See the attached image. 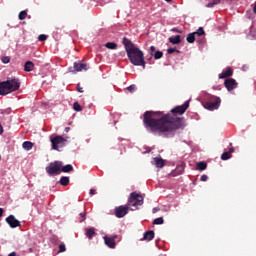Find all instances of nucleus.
<instances>
[{
  "label": "nucleus",
  "mask_w": 256,
  "mask_h": 256,
  "mask_svg": "<svg viewBox=\"0 0 256 256\" xmlns=\"http://www.w3.org/2000/svg\"><path fill=\"white\" fill-rule=\"evenodd\" d=\"M189 108V101L182 106H176L170 113L162 115L161 111H147L144 113V127L148 132L154 134L173 133L184 127V118L176 115H183Z\"/></svg>",
  "instance_id": "f257e3e1"
},
{
  "label": "nucleus",
  "mask_w": 256,
  "mask_h": 256,
  "mask_svg": "<svg viewBox=\"0 0 256 256\" xmlns=\"http://www.w3.org/2000/svg\"><path fill=\"white\" fill-rule=\"evenodd\" d=\"M123 47H125L126 57L130 60V63L137 67L145 69L144 52L133 44L127 37H123Z\"/></svg>",
  "instance_id": "f03ea898"
},
{
  "label": "nucleus",
  "mask_w": 256,
  "mask_h": 256,
  "mask_svg": "<svg viewBox=\"0 0 256 256\" xmlns=\"http://www.w3.org/2000/svg\"><path fill=\"white\" fill-rule=\"evenodd\" d=\"M21 82L18 78H10L4 82H0V95L6 96L20 89Z\"/></svg>",
  "instance_id": "7ed1b4c3"
},
{
  "label": "nucleus",
  "mask_w": 256,
  "mask_h": 256,
  "mask_svg": "<svg viewBox=\"0 0 256 256\" xmlns=\"http://www.w3.org/2000/svg\"><path fill=\"white\" fill-rule=\"evenodd\" d=\"M143 204L144 197L139 193L133 192L130 194V198H128V204L126 206L138 209V206H141Z\"/></svg>",
  "instance_id": "20e7f679"
},
{
  "label": "nucleus",
  "mask_w": 256,
  "mask_h": 256,
  "mask_svg": "<svg viewBox=\"0 0 256 256\" xmlns=\"http://www.w3.org/2000/svg\"><path fill=\"white\" fill-rule=\"evenodd\" d=\"M62 165L63 162L62 161H55L52 162L51 164H49V166L46 167V173L49 176H57L60 175V173L62 172Z\"/></svg>",
  "instance_id": "39448f33"
},
{
  "label": "nucleus",
  "mask_w": 256,
  "mask_h": 256,
  "mask_svg": "<svg viewBox=\"0 0 256 256\" xmlns=\"http://www.w3.org/2000/svg\"><path fill=\"white\" fill-rule=\"evenodd\" d=\"M221 99L217 96L210 97V101L204 103V108L209 111H215L220 107Z\"/></svg>",
  "instance_id": "423d86ee"
},
{
  "label": "nucleus",
  "mask_w": 256,
  "mask_h": 256,
  "mask_svg": "<svg viewBox=\"0 0 256 256\" xmlns=\"http://www.w3.org/2000/svg\"><path fill=\"white\" fill-rule=\"evenodd\" d=\"M66 139L67 138H64L63 136H55L54 138H51L52 149L59 151V147L65 145Z\"/></svg>",
  "instance_id": "0eeeda50"
},
{
  "label": "nucleus",
  "mask_w": 256,
  "mask_h": 256,
  "mask_svg": "<svg viewBox=\"0 0 256 256\" xmlns=\"http://www.w3.org/2000/svg\"><path fill=\"white\" fill-rule=\"evenodd\" d=\"M224 87H226L227 91L231 92L237 89L238 83L234 78H227L224 80Z\"/></svg>",
  "instance_id": "6e6552de"
},
{
  "label": "nucleus",
  "mask_w": 256,
  "mask_h": 256,
  "mask_svg": "<svg viewBox=\"0 0 256 256\" xmlns=\"http://www.w3.org/2000/svg\"><path fill=\"white\" fill-rule=\"evenodd\" d=\"M128 210H130V206H119L114 209V213L117 218H124L127 215Z\"/></svg>",
  "instance_id": "1a4fd4ad"
},
{
  "label": "nucleus",
  "mask_w": 256,
  "mask_h": 256,
  "mask_svg": "<svg viewBox=\"0 0 256 256\" xmlns=\"http://www.w3.org/2000/svg\"><path fill=\"white\" fill-rule=\"evenodd\" d=\"M6 223L9 224L10 228L15 229L21 226V223L14 215H10L6 218Z\"/></svg>",
  "instance_id": "9d476101"
},
{
  "label": "nucleus",
  "mask_w": 256,
  "mask_h": 256,
  "mask_svg": "<svg viewBox=\"0 0 256 256\" xmlns=\"http://www.w3.org/2000/svg\"><path fill=\"white\" fill-rule=\"evenodd\" d=\"M88 64H83L81 62H74V70L75 72L88 71Z\"/></svg>",
  "instance_id": "9b49d317"
},
{
  "label": "nucleus",
  "mask_w": 256,
  "mask_h": 256,
  "mask_svg": "<svg viewBox=\"0 0 256 256\" xmlns=\"http://www.w3.org/2000/svg\"><path fill=\"white\" fill-rule=\"evenodd\" d=\"M233 74L234 72L232 71L231 67H227L226 69L223 70V72H221V74L218 75V78L226 79V78L232 77Z\"/></svg>",
  "instance_id": "f8f14e48"
},
{
  "label": "nucleus",
  "mask_w": 256,
  "mask_h": 256,
  "mask_svg": "<svg viewBox=\"0 0 256 256\" xmlns=\"http://www.w3.org/2000/svg\"><path fill=\"white\" fill-rule=\"evenodd\" d=\"M155 238V232L154 231H147L144 233V237L140 239V241L150 242Z\"/></svg>",
  "instance_id": "ddd939ff"
},
{
  "label": "nucleus",
  "mask_w": 256,
  "mask_h": 256,
  "mask_svg": "<svg viewBox=\"0 0 256 256\" xmlns=\"http://www.w3.org/2000/svg\"><path fill=\"white\" fill-rule=\"evenodd\" d=\"M103 240L105 241V245L110 248V249H115L116 248V242L108 236H104Z\"/></svg>",
  "instance_id": "4468645a"
},
{
  "label": "nucleus",
  "mask_w": 256,
  "mask_h": 256,
  "mask_svg": "<svg viewBox=\"0 0 256 256\" xmlns=\"http://www.w3.org/2000/svg\"><path fill=\"white\" fill-rule=\"evenodd\" d=\"M85 235H86V238H88V240H93V237L96 235V228L94 227L86 228Z\"/></svg>",
  "instance_id": "2eb2a0df"
},
{
  "label": "nucleus",
  "mask_w": 256,
  "mask_h": 256,
  "mask_svg": "<svg viewBox=\"0 0 256 256\" xmlns=\"http://www.w3.org/2000/svg\"><path fill=\"white\" fill-rule=\"evenodd\" d=\"M168 42L172 43L173 45L181 44V36L175 35L170 38H168Z\"/></svg>",
  "instance_id": "dca6fc26"
},
{
  "label": "nucleus",
  "mask_w": 256,
  "mask_h": 256,
  "mask_svg": "<svg viewBox=\"0 0 256 256\" xmlns=\"http://www.w3.org/2000/svg\"><path fill=\"white\" fill-rule=\"evenodd\" d=\"M153 162H154V165L159 169H161L165 165L164 160L159 157L153 158Z\"/></svg>",
  "instance_id": "f3484780"
},
{
  "label": "nucleus",
  "mask_w": 256,
  "mask_h": 256,
  "mask_svg": "<svg viewBox=\"0 0 256 256\" xmlns=\"http://www.w3.org/2000/svg\"><path fill=\"white\" fill-rule=\"evenodd\" d=\"M74 171V167L72 164H67L65 166H63V164H61V172L63 173H71Z\"/></svg>",
  "instance_id": "a211bd4d"
},
{
  "label": "nucleus",
  "mask_w": 256,
  "mask_h": 256,
  "mask_svg": "<svg viewBox=\"0 0 256 256\" xmlns=\"http://www.w3.org/2000/svg\"><path fill=\"white\" fill-rule=\"evenodd\" d=\"M34 70V63L31 61H27L26 64H24V71L27 73L31 72Z\"/></svg>",
  "instance_id": "6ab92c4d"
},
{
  "label": "nucleus",
  "mask_w": 256,
  "mask_h": 256,
  "mask_svg": "<svg viewBox=\"0 0 256 256\" xmlns=\"http://www.w3.org/2000/svg\"><path fill=\"white\" fill-rule=\"evenodd\" d=\"M33 147H34V143L32 142L30 141L23 142V149L25 151H31Z\"/></svg>",
  "instance_id": "aec40b11"
},
{
  "label": "nucleus",
  "mask_w": 256,
  "mask_h": 256,
  "mask_svg": "<svg viewBox=\"0 0 256 256\" xmlns=\"http://www.w3.org/2000/svg\"><path fill=\"white\" fill-rule=\"evenodd\" d=\"M195 37H196L195 33H188L186 37L187 43L193 44L195 42Z\"/></svg>",
  "instance_id": "412c9836"
},
{
  "label": "nucleus",
  "mask_w": 256,
  "mask_h": 256,
  "mask_svg": "<svg viewBox=\"0 0 256 256\" xmlns=\"http://www.w3.org/2000/svg\"><path fill=\"white\" fill-rule=\"evenodd\" d=\"M59 183L63 187L68 186V184H69V177L68 176H61Z\"/></svg>",
  "instance_id": "4be33fe9"
},
{
  "label": "nucleus",
  "mask_w": 256,
  "mask_h": 256,
  "mask_svg": "<svg viewBox=\"0 0 256 256\" xmlns=\"http://www.w3.org/2000/svg\"><path fill=\"white\" fill-rule=\"evenodd\" d=\"M247 38L250 40H255L256 39V29L254 27H251V31L249 34H247Z\"/></svg>",
  "instance_id": "5701e85b"
},
{
  "label": "nucleus",
  "mask_w": 256,
  "mask_h": 256,
  "mask_svg": "<svg viewBox=\"0 0 256 256\" xmlns=\"http://www.w3.org/2000/svg\"><path fill=\"white\" fill-rule=\"evenodd\" d=\"M196 169L198 171H204L207 169V164L205 162H198V164H196Z\"/></svg>",
  "instance_id": "b1692460"
},
{
  "label": "nucleus",
  "mask_w": 256,
  "mask_h": 256,
  "mask_svg": "<svg viewBox=\"0 0 256 256\" xmlns=\"http://www.w3.org/2000/svg\"><path fill=\"white\" fill-rule=\"evenodd\" d=\"M106 49L110 50H116L117 49V44L114 42H108L105 44Z\"/></svg>",
  "instance_id": "393cba45"
},
{
  "label": "nucleus",
  "mask_w": 256,
  "mask_h": 256,
  "mask_svg": "<svg viewBox=\"0 0 256 256\" xmlns=\"http://www.w3.org/2000/svg\"><path fill=\"white\" fill-rule=\"evenodd\" d=\"M191 34H195V36L201 37V36H203L205 34V32H204L203 27H199L198 30H196V32L191 33Z\"/></svg>",
  "instance_id": "a878e982"
},
{
  "label": "nucleus",
  "mask_w": 256,
  "mask_h": 256,
  "mask_svg": "<svg viewBox=\"0 0 256 256\" xmlns=\"http://www.w3.org/2000/svg\"><path fill=\"white\" fill-rule=\"evenodd\" d=\"M164 224V218L159 217L153 220V225H162Z\"/></svg>",
  "instance_id": "bb28decb"
},
{
  "label": "nucleus",
  "mask_w": 256,
  "mask_h": 256,
  "mask_svg": "<svg viewBox=\"0 0 256 256\" xmlns=\"http://www.w3.org/2000/svg\"><path fill=\"white\" fill-rule=\"evenodd\" d=\"M27 18V11H21L20 14H18V19H20L21 21L25 20Z\"/></svg>",
  "instance_id": "cd10ccee"
},
{
  "label": "nucleus",
  "mask_w": 256,
  "mask_h": 256,
  "mask_svg": "<svg viewBox=\"0 0 256 256\" xmlns=\"http://www.w3.org/2000/svg\"><path fill=\"white\" fill-rule=\"evenodd\" d=\"M151 55H153L154 60H159L162 58L163 53L161 51H156V52H154V54H151Z\"/></svg>",
  "instance_id": "c85d7f7f"
},
{
  "label": "nucleus",
  "mask_w": 256,
  "mask_h": 256,
  "mask_svg": "<svg viewBox=\"0 0 256 256\" xmlns=\"http://www.w3.org/2000/svg\"><path fill=\"white\" fill-rule=\"evenodd\" d=\"M231 153H223V154H221V160H223V161H226V160H229V159H231Z\"/></svg>",
  "instance_id": "c756f323"
},
{
  "label": "nucleus",
  "mask_w": 256,
  "mask_h": 256,
  "mask_svg": "<svg viewBox=\"0 0 256 256\" xmlns=\"http://www.w3.org/2000/svg\"><path fill=\"white\" fill-rule=\"evenodd\" d=\"M73 109L74 111L80 112L82 111V106H80L79 102H74Z\"/></svg>",
  "instance_id": "7c9ffc66"
},
{
  "label": "nucleus",
  "mask_w": 256,
  "mask_h": 256,
  "mask_svg": "<svg viewBox=\"0 0 256 256\" xmlns=\"http://www.w3.org/2000/svg\"><path fill=\"white\" fill-rule=\"evenodd\" d=\"M126 91H128V92H130V93H135V91H136V85L133 84V85H131V86L126 87Z\"/></svg>",
  "instance_id": "2f4dec72"
},
{
  "label": "nucleus",
  "mask_w": 256,
  "mask_h": 256,
  "mask_svg": "<svg viewBox=\"0 0 256 256\" xmlns=\"http://www.w3.org/2000/svg\"><path fill=\"white\" fill-rule=\"evenodd\" d=\"M65 251H66L65 244H60V246H58V253H65Z\"/></svg>",
  "instance_id": "473e14b6"
},
{
  "label": "nucleus",
  "mask_w": 256,
  "mask_h": 256,
  "mask_svg": "<svg viewBox=\"0 0 256 256\" xmlns=\"http://www.w3.org/2000/svg\"><path fill=\"white\" fill-rule=\"evenodd\" d=\"M48 39V37L45 34H40V36H38V41L40 42H45Z\"/></svg>",
  "instance_id": "72a5a7b5"
},
{
  "label": "nucleus",
  "mask_w": 256,
  "mask_h": 256,
  "mask_svg": "<svg viewBox=\"0 0 256 256\" xmlns=\"http://www.w3.org/2000/svg\"><path fill=\"white\" fill-rule=\"evenodd\" d=\"M167 53L168 55H172L173 53H179V51L176 48H168Z\"/></svg>",
  "instance_id": "f704fd0d"
},
{
  "label": "nucleus",
  "mask_w": 256,
  "mask_h": 256,
  "mask_svg": "<svg viewBox=\"0 0 256 256\" xmlns=\"http://www.w3.org/2000/svg\"><path fill=\"white\" fill-rule=\"evenodd\" d=\"M218 3H220V2H217V1L209 2V3L206 4V7L207 8H213L214 5H217Z\"/></svg>",
  "instance_id": "c9c22d12"
},
{
  "label": "nucleus",
  "mask_w": 256,
  "mask_h": 256,
  "mask_svg": "<svg viewBox=\"0 0 256 256\" xmlns=\"http://www.w3.org/2000/svg\"><path fill=\"white\" fill-rule=\"evenodd\" d=\"M78 215L82 218V220H80V223H82L83 221L86 220V214H85V212L79 213Z\"/></svg>",
  "instance_id": "e433bc0d"
},
{
  "label": "nucleus",
  "mask_w": 256,
  "mask_h": 256,
  "mask_svg": "<svg viewBox=\"0 0 256 256\" xmlns=\"http://www.w3.org/2000/svg\"><path fill=\"white\" fill-rule=\"evenodd\" d=\"M10 61H11V59L9 57L2 58V63H4V64H8Z\"/></svg>",
  "instance_id": "4c0bfd02"
},
{
  "label": "nucleus",
  "mask_w": 256,
  "mask_h": 256,
  "mask_svg": "<svg viewBox=\"0 0 256 256\" xmlns=\"http://www.w3.org/2000/svg\"><path fill=\"white\" fill-rule=\"evenodd\" d=\"M208 179L207 175L206 174H203L200 178L201 182H206Z\"/></svg>",
  "instance_id": "58836bf2"
},
{
  "label": "nucleus",
  "mask_w": 256,
  "mask_h": 256,
  "mask_svg": "<svg viewBox=\"0 0 256 256\" xmlns=\"http://www.w3.org/2000/svg\"><path fill=\"white\" fill-rule=\"evenodd\" d=\"M156 52V47L155 46H151L150 47V53H151V55H153V53H155Z\"/></svg>",
  "instance_id": "ea45409f"
},
{
  "label": "nucleus",
  "mask_w": 256,
  "mask_h": 256,
  "mask_svg": "<svg viewBox=\"0 0 256 256\" xmlns=\"http://www.w3.org/2000/svg\"><path fill=\"white\" fill-rule=\"evenodd\" d=\"M77 91L78 93H83V88L80 87V84H77Z\"/></svg>",
  "instance_id": "a19ab883"
},
{
  "label": "nucleus",
  "mask_w": 256,
  "mask_h": 256,
  "mask_svg": "<svg viewBox=\"0 0 256 256\" xmlns=\"http://www.w3.org/2000/svg\"><path fill=\"white\" fill-rule=\"evenodd\" d=\"M235 152V149H234V147H231L230 149H229V151H227V152H224V153H229V154H232V153H234Z\"/></svg>",
  "instance_id": "79ce46f5"
},
{
  "label": "nucleus",
  "mask_w": 256,
  "mask_h": 256,
  "mask_svg": "<svg viewBox=\"0 0 256 256\" xmlns=\"http://www.w3.org/2000/svg\"><path fill=\"white\" fill-rule=\"evenodd\" d=\"M89 195H96V190L95 189L89 190Z\"/></svg>",
  "instance_id": "37998d69"
},
{
  "label": "nucleus",
  "mask_w": 256,
  "mask_h": 256,
  "mask_svg": "<svg viewBox=\"0 0 256 256\" xmlns=\"http://www.w3.org/2000/svg\"><path fill=\"white\" fill-rule=\"evenodd\" d=\"M172 32L181 34V31H179L178 28H173Z\"/></svg>",
  "instance_id": "c03bdc74"
},
{
  "label": "nucleus",
  "mask_w": 256,
  "mask_h": 256,
  "mask_svg": "<svg viewBox=\"0 0 256 256\" xmlns=\"http://www.w3.org/2000/svg\"><path fill=\"white\" fill-rule=\"evenodd\" d=\"M158 211H159V208H158V207H154V208H153V214L158 213Z\"/></svg>",
  "instance_id": "a18cd8bd"
},
{
  "label": "nucleus",
  "mask_w": 256,
  "mask_h": 256,
  "mask_svg": "<svg viewBox=\"0 0 256 256\" xmlns=\"http://www.w3.org/2000/svg\"><path fill=\"white\" fill-rule=\"evenodd\" d=\"M252 9H253V11H254V14L256 15V2H255L254 5H252Z\"/></svg>",
  "instance_id": "49530a36"
},
{
  "label": "nucleus",
  "mask_w": 256,
  "mask_h": 256,
  "mask_svg": "<svg viewBox=\"0 0 256 256\" xmlns=\"http://www.w3.org/2000/svg\"><path fill=\"white\" fill-rule=\"evenodd\" d=\"M110 239H112L113 241H115V240L117 239V234H114L113 236H111Z\"/></svg>",
  "instance_id": "de8ad7c7"
},
{
  "label": "nucleus",
  "mask_w": 256,
  "mask_h": 256,
  "mask_svg": "<svg viewBox=\"0 0 256 256\" xmlns=\"http://www.w3.org/2000/svg\"><path fill=\"white\" fill-rule=\"evenodd\" d=\"M69 130H71V128H69V127H65V128H64V132H66V133H68Z\"/></svg>",
  "instance_id": "09e8293b"
},
{
  "label": "nucleus",
  "mask_w": 256,
  "mask_h": 256,
  "mask_svg": "<svg viewBox=\"0 0 256 256\" xmlns=\"http://www.w3.org/2000/svg\"><path fill=\"white\" fill-rule=\"evenodd\" d=\"M3 212H4L3 208H0V218L3 217Z\"/></svg>",
  "instance_id": "8fccbe9b"
},
{
  "label": "nucleus",
  "mask_w": 256,
  "mask_h": 256,
  "mask_svg": "<svg viewBox=\"0 0 256 256\" xmlns=\"http://www.w3.org/2000/svg\"><path fill=\"white\" fill-rule=\"evenodd\" d=\"M8 256H17L16 252H10V254Z\"/></svg>",
  "instance_id": "3c124183"
},
{
  "label": "nucleus",
  "mask_w": 256,
  "mask_h": 256,
  "mask_svg": "<svg viewBox=\"0 0 256 256\" xmlns=\"http://www.w3.org/2000/svg\"><path fill=\"white\" fill-rule=\"evenodd\" d=\"M0 135H3V126L0 124Z\"/></svg>",
  "instance_id": "603ef678"
},
{
  "label": "nucleus",
  "mask_w": 256,
  "mask_h": 256,
  "mask_svg": "<svg viewBox=\"0 0 256 256\" xmlns=\"http://www.w3.org/2000/svg\"><path fill=\"white\" fill-rule=\"evenodd\" d=\"M29 252H30V253H34V249L29 248Z\"/></svg>",
  "instance_id": "864d4df0"
},
{
  "label": "nucleus",
  "mask_w": 256,
  "mask_h": 256,
  "mask_svg": "<svg viewBox=\"0 0 256 256\" xmlns=\"http://www.w3.org/2000/svg\"><path fill=\"white\" fill-rule=\"evenodd\" d=\"M243 68H244V71H246V69H248V67H247V66H244Z\"/></svg>",
  "instance_id": "5fc2aeb1"
},
{
  "label": "nucleus",
  "mask_w": 256,
  "mask_h": 256,
  "mask_svg": "<svg viewBox=\"0 0 256 256\" xmlns=\"http://www.w3.org/2000/svg\"><path fill=\"white\" fill-rule=\"evenodd\" d=\"M247 18L251 19V16H247Z\"/></svg>",
  "instance_id": "6e6d98bb"
},
{
  "label": "nucleus",
  "mask_w": 256,
  "mask_h": 256,
  "mask_svg": "<svg viewBox=\"0 0 256 256\" xmlns=\"http://www.w3.org/2000/svg\"><path fill=\"white\" fill-rule=\"evenodd\" d=\"M165 1H172V0H165Z\"/></svg>",
  "instance_id": "4d7b16f0"
}]
</instances>
